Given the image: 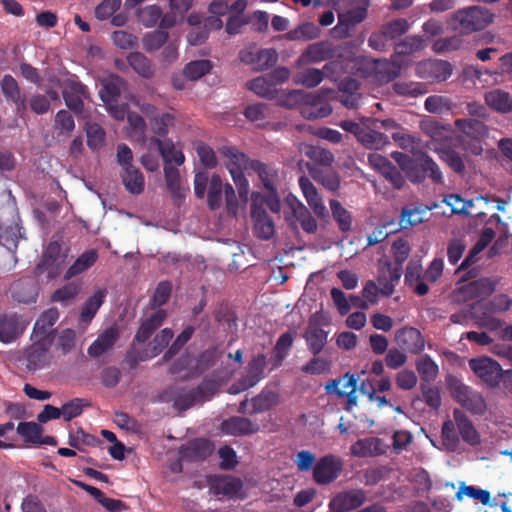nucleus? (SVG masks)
Instances as JSON below:
<instances>
[{
    "label": "nucleus",
    "instance_id": "24",
    "mask_svg": "<svg viewBox=\"0 0 512 512\" xmlns=\"http://www.w3.org/2000/svg\"><path fill=\"white\" fill-rule=\"evenodd\" d=\"M511 307L512 299L506 294H498L487 302H474L471 305V313L475 317L486 318L491 314L506 312Z\"/></svg>",
    "mask_w": 512,
    "mask_h": 512
},
{
    "label": "nucleus",
    "instance_id": "3",
    "mask_svg": "<svg viewBox=\"0 0 512 512\" xmlns=\"http://www.w3.org/2000/svg\"><path fill=\"white\" fill-rule=\"evenodd\" d=\"M127 81L122 77L112 74L101 80L99 96L104 102L109 114L116 120H124L128 104L119 103V98L127 89Z\"/></svg>",
    "mask_w": 512,
    "mask_h": 512
},
{
    "label": "nucleus",
    "instance_id": "60",
    "mask_svg": "<svg viewBox=\"0 0 512 512\" xmlns=\"http://www.w3.org/2000/svg\"><path fill=\"white\" fill-rule=\"evenodd\" d=\"M455 426V421H452L450 419L446 420L442 425V442L447 451L449 452L457 451L460 444V438L455 431Z\"/></svg>",
    "mask_w": 512,
    "mask_h": 512
},
{
    "label": "nucleus",
    "instance_id": "35",
    "mask_svg": "<svg viewBox=\"0 0 512 512\" xmlns=\"http://www.w3.org/2000/svg\"><path fill=\"white\" fill-rule=\"evenodd\" d=\"M120 177L125 189L132 195H140L145 189V178L136 166L121 170Z\"/></svg>",
    "mask_w": 512,
    "mask_h": 512
},
{
    "label": "nucleus",
    "instance_id": "8",
    "mask_svg": "<svg viewBox=\"0 0 512 512\" xmlns=\"http://www.w3.org/2000/svg\"><path fill=\"white\" fill-rule=\"evenodd\" d=\"M405 174L406 177L415 184L424 182L427 177L430 178L433 183H443V176L439 166L427 154H423L418 160H414Z\"/></svg>",
    "mask_w": 512,
    "mask_h": 512
},
{
    "label": "nucleus",
    "instance_id": "20",
    "mask_svg": "<svg viewBox=\"0 0 512 512\" xmlns=\"http://www.w3.org/2000/svg\"><path fill=\"white\" fill-rule=\"evenodd\" d=\"M337 55L336 47L329 41H319L308 45L298 63L307 65L330 60Z\"/></svg>",
    "mask_w": 512,
    "mask_h": 512
},
{
    "label": "nucleus",
    "instance_id": "63",
    "mask_svg": "<svg viewBox=\"0 0 512 512\" xmlns=\"http://www.w3.org/2000/svg\"><path fill=\"white\" fill-rule=\"evenodd\" d=\"M87 145L91 150H99L105 144L106 133L97 123H88L86 126Z\"/></svg>",
    "mask_w": 512,
    "mask_h": 512
},
{
    "label": "nucleus",
    "instance_id": "1",
    "mask_svg": "<svg viewBox=\"0 0 512 512\" xmlns=\"http://www.w3.org/2000/svg\"><path fill=\"white\" fill-rule=\"evenodd\" d=\"M166 317V311L159 309L141 323L129 349L125 354L124 361L128 365L129 369L134 370L140 362L152 359L149 349L147 347L139 349L138 345L144 344L152 334L162 326Z\"/></svg>",
    "mask_w": 512,
    "mask_h": 512
},
{
    "label": "nucleus",
    "instance_id": "25",
    "mask_svg": "<svg viewBox=\"0 0 512 512\" xmlns=\"http://www.w3.org/2000/svg\"><path fill=\"white\" fill-rule=\"evenodd\" d=\"M220 430L226 435L242 437L256 434L260 430V427L249 418L232 416L222 421Z\"/></svg>",
    "mask_w": 512,
    "mask_h": 512
},
{
    "label": "nucleus",
    "instance_id": "11",
    "mask_svg": "<svg viewBox=\"0 0 512 512\" xmlns=\"http://www.w3.org/2000/svg\"><path fill=\"white\" fill-rule=\"evenodd\" d=\"M368 75L380 84H387L400 76L402 65L393 55L390 59H374L367 62Z\"/></svg>",
    "mask_w": 512,
    "mask_h": 512
},
{
    "label": "nucleus",
    "instance_id": "31",
    "mask_svg": "<svg viewBox=\"0 0 512 512\" xmlns=\"http://www.w3.org/2000/svg\"><path fill=\"white\" fill-rule=\"evenodd\" d=\"M495 290V283L489 278H480L463 285L460 293L463 294L464 300H473L485 298L491 295Z\"/></svg>",
    "mask_w": 512,
    "mask_h": 512
},
{
    "label": "nucleus",
    "instance_id": "5",
    "mask_svg": "<svg viewBox=\"0 0 512 512\" xmlns=\"http://www.w3.org/2000/svg\"><path fill=\"white\" fill-rule=\"evenodd\" d=\"M492 22V14L478 6L460 9L453 15V28L461 35L482 30Z\"/></svg>",
    "mask_w": 512,
    "mask_h": 512
},
{
    "label": "nucleus",
    "instance_id": "56",
    "mask_svg": "<svg viewBox=\"0 0 512 512\" xmlns=\"http://www.w3.org/2000/svg\"><path fill=\"white\" fill-rule=\"evenodd\" d=\"M359 141L368 149L379 150L389 144V138L386 134L365 128Z\"/></svg>",
    "mask_w": 512,
    "mask_h": 512
},
{
    "label": "nucleus",
    "instance_id": "28",
    "mask_svg": "<svg viewBox=\"0 0 512 512\" xmlns=\"http://www.w3.org/2000/svg\"><path fill=\"white\" fill-rule=\"evenodd\" d=\"M85 95L86 86L74 80H69L62 92L66 106L76 114H81L84 110Z\"/></svg>",
    "mask_w": 512,
    "mask_h": 512
},
{
    "label": "nucleus",
    "instance_id": "12",
    "mask_svg": "<svg viewBox=\"0 0 512 512\" xmlns=\"http://www.w3.org/2000/svg\"><path fill=\"white\" fill-rule=\"evenodd\" d=\"M367 501V492L353 488L338 492L329 503L333 512H349L360 508Z\"/></svg>",
    "mask_w": 512,
    "mask_h": 512
},
{
    "label": "nucleus",
    "instance_id": "6",
    "mask_svg": "<svg viewBox=\"0 0 512 512\" xmlns=\"http://www.w3.org/2000/svg\"><path fill=\"white\" fill-rule=\"evenodd\" d=\"M470 369L490 387L498 386L501 379L512 381V370H502L500 364L489 357L472 358Z\"/></svg>",
    "mask_w": 512,
    "mask_h": 512
},
{
    "label": "nucleus",
    "instance_id": "64",
    "mask_svg": "<svg viewBox=\"0 0 512 512\" xmlns=\"http://www.w3.org/2000/svg\"><path fill=\"white\" fill-rule=\"evenodd\" d=\"M381 29L390 40H396L406 34L410 29L409 22L404 18L394 19L384 24Z\"/></svg>",
    "mask_w": 512,
    "mask_h": 512
},
{
    "label": "nucleus",
    "instance_id": "46",
    "mask_svg": "<svg viewBox=\"0 0 512 512\" xmlns=\"http://www.w3.org/2000/svg\"><path fill=\"white\" fill-rule=\"evenodd\" d=\"M305 156L309 158L313 164L309 167L329 168L334 161V155L327 149L319 146H307L305 148Z\"/></svg>",
    "mask_w": 512,
    "mask_h": 512
},
{
    "label": "nucleus",
    "instance_id": "55",
    "mask_svg": "<svg viewBox=\"0 0 512 512\" xmlns=\"http://www.w3.org/2000/svg\"><path fill=\"white\" fill-rule=\"evenodd\" d=\"M222 153L228 159L226 166L231 176L232 172L239 171L240 173H244L243 169L246 167L248 162V158L244 153L238 151L234 147H224L222 149Z\"/></svg>",
    "mask_w": 512,
    "mask_h": 512
},
{
    "label": "nucleus",
    "instance_id": "61",
    "mask_svg": "<svg viewBox=\"0 0 512 512\" xmlns=\"http://www.w3.org/2000/svg\"><path fill=\"white\" fill-rule=\"evenodd\" d=\"M81 290V284L77 282H69L63 287L54 291L51 296L53 302H60L63 305H68L73 301Z\"/></svg>",
    "mask_w": 512,
    "mask_h": 512
},
{
    "label": "nucleus",
    "instance_id": "22",
    "mask_svg": "<svg viewBox=\"0 0 512 512\" xmlns=\"http://www.w3.org/2000/svg\"><path fill=\"white\" fill-rule=\"evenodd\" d=\"M214 445L205 438H196L179 448V459L193 462L207 459L213 452Z\"/></svg>",
    "mask_w": 512,
    "mask_h": 512
},
{
    "label": "nucleus",
    "instance_id": "58",
    "mask_svg": "<svg viewBox=\"0 0 512 512\" xmlns=\"http://www.w3.org/2000/svg\"><path fill=\"white\" fill-rule=\"evenodd\" d=\"M425 110L432 114H442L451 111L455 104L446 96L431 95L426 98L424 103Z\"/></svg>",
    "mask_w": 512,
    "mask_h": 512
},
{
    "label": "nucleus",
    "instance_id": "47",
    "mask_svg": "<svg viewBox=\"0 0 512 512\" xmlns=\"http://www.w3.org/2000/svg\"><path fill=\"white\" fill-rule=\"evenodd\" d=\"M425 46L423 37L418 35L406 36L394 45V56H408L421 51Z\"/></svg>",
    "mask_w": 512,
    "mask_h": 512
},
{
    "label": "nucleus",
    "instance_id": "17",
    "mask_svg": "<svg viewBox=\"0 0 512 512\" xmlns=\"http://www.w3.org/2000/svg\"><path fill=\"white\" fill-rule=\"evenodd\" d=\"M402 276V267L393 266L391 261L385 260L379 263L377 283L379 284L380 293L384 297H390Z\"/></svg>",
    "mask_w": 512,
    "mask_h": 512
},
{
    "label": "nucleus",
    "instance_id": "7",
    "mask_svg": "<svg viewBox=\"0 0 512 512\" xmlns=\"http://www.w3.org/2000/svg\"><path fill=\"white\" fill-rule=\"evenodd\" d=\"M343 465L340 456L327 454L320 457L313 467V481L318 485L331 484L342 473Z\"/></svg>",
    "mask_w": 512,
    "mask_h": 512
},
{
    "label": "nucleus",
    "instance_id": "54",
    "mask_svg": "<svg viewBox=\"0 0 512 512\" xmlns=\"http://www.w3.org/2000/svg\"><path fill=\"white\" fill-rule=\"evenodd\" d=\"M250 167L258 174L267 190H275L274 181L277 176V172L273 167L259 160H252Z\"/></svg>",
    "mask_w": 512,
    "mask_h": 512
},
{
    "label": "nucleus",
    "instance_id": "18",
    "mask_svg": "<svg viewBox=\"0 0 512 512\" xmlns=\"http://www.w3.org/2000/svg\"><path fill=\"white\" fill-rule=\"evenodd\" d=\"M251 218L254 223L255 235L263 240L271 239L275 234L273 219L268 215L265 208L259 205L258 199H252Z\"/></svg>",
    "mask_w": 512,
    "mask_h": 512
},
{
    "label": "nucleus",
    "instance_id": "32",
    "mask_svg": "<svg viewBox=\"0 0 512 512\" xmlns=\"http://www.w3.org/2000/svg\"><path fill=\"white\" fill-rule=\"evenodd\" d=\"M299 186L313 212L318 217H324L326 215V207L323 204L322 198L318 194L316 187L313 185L310 179L306 176H301L299 178Z\"/></svg>",
    "mask_w": 512,
    "mask_h": 512
},
{
    "label": "nucleus",
    "instance_id": "10",
    "mask_svg": "<svg viewBox=\"0 0 512 512\" xmlns=\"http://www.w3.org/2000/svg\"><path fill=\"white\" fill-rule=\"evenodd\" d=\"M451 63L440 59H427L416 65V75L431 83L446 81L452 75Z\"/></svg>",
    "mask_w": 512,
    "mask_h": 512
},
{
    "label": "nucleus",
    "instance_id": "39",
    "mask_svg": "<svg viewBox=\"0 0 512 512\" xmlns=\"http://www.w3.org/2000/svg\"><path fill=\"white\" fill-rule=\"evenodd\" d=\"M247 87L258 96L268 100H274L278 97L279 90L267 75L250 80Z\"/></svg>",
    "mask_w": 512,
    "mask_h": 512
},
{
    "label": "nucleus",
    "instance_id": "52",
    "mask_svg": "<svg viewBox=\"0 0 512 512\" xmlns=\"http://www.w3.org/2000/svg\"><path fill=\"white\" fill-rule=\"evenodd\" d=\"M486 104L499 112H509L512 110V103L509 94L501 90H493L485 95Z\"/></svg>",
    "mask_w": 512,
    "mask_h": 512
},
{
    "label": "nucleus",
    "instance_id": "38",
    "mask_svg": "<svg viewBox=\"0 0 512 512\" xmlns=\"http://www.w3.org/2000/svg\"><path fill=\"white\" fill-rule=\"evenodd\" d=\"M332 66L333 63H326L322 70L318 68H307L296 74L294 82L307 88H314L323 81L325 72L330 71Z\"/></svg>",
    "mask_w": 512,
    "mask_h": 512
},
{
    "label": "nucleus",
    "instance_id": "53",
    "mask_svg": "<svg viewBox=\"0 0 512 512\" xmlns=\"http://www.w3.org/2000/svg\"><path fill=\"white\" fill-rule=\"evenodd\" d=\"M329 204L333 219L338 224L339 229L342 232L350 231L352 226L351 213L338 200L332 199Z\"/></svg>",
    "mask_w": 512,
    "mask_h": 512
},
{
    "label": "nucleus",
    "instance_id": "41",
    "mask_svg": "<svg viewBox=\"0 0 512 512\" xmlns=\"http://www.w3.org/2000/svg\"><path fill=\"white\" fill-rule=\"evenodd\" d=\"M312 178L330 191H337L340 187L339 175L329 168L309 167Z\"/></svg>",
    "mask_w": 512,
    "mask_h": 512
},
{
    "label": "nucleus",
    "instance_id": "50",
    "mask_svg": "<svg viewBox=\"0 0 512 512\" xmlns=\"http://www.w3.org/2000/svg\"><path fill=\"white\" fill-rule=\"evenodd\" d=\"M58 136L68 138L75 129V121L72 114L67 110H59L54 119L53 125Z\"/></svg>",
    "mask_w": 512,
    "mask_h": 512
},
{
    "label": "nucleus",
    "instance_id": "62",
    "mask_svg": "<svg viewBox=\"0 0 512 512\" xmlns=\"http://www.w3.org/2000/svg\"><path fill=\"white\" fill-rule=\"evenodd\" d=\"M293 213L302 229L309 234L315 233L317 230V222L311 212L301 203L293 208Z\"/></svg>",
    "mask_w": 512,
    "mask_h": 512
},
{
    "label": "nucleus",
    "instance_id": "43",
    "mask_svg": "<svg viewBox=\"0 0 512 512\" xmlns=\"http://www.w3.org/2000/svg\"><path fill=\"white\" fill-rule=\"evenodd\" d=\"M129 66L142 78L151 79L155 74V68L143 53L131 52L127 56Z\"/></svg>",
    "mask_w": 512,
    "mask_h": 512
},
{
    "label": "nucleus",
    "instance_id": "36",
    "mask_svg": "<svg viewBox=\"0 0 512 512\" xmlns=\"http://www.w3.org/2000/svg\"><path fill=\"white\" fill-rule=\"evenodd\" d=\"M149 145L157 146L166 165H170L172 162L176 165H182L184 163L185 157L183 152L176 150L172 141H162L159 138L151 137L149 139Z\"/></svg>",
    "mask_w": 512,
    "mask_h": 512
},
{
    "label": "nucleus",
    "instance_id": "2",
    "mask_svg": "<svg viewBox=\"0 0 512 512\" xmlns=\"http://www.w3.org/2000/svg\"><path fill=\"white\" fill-rule=\"evenodd\" d=\"M281 104L288 108L301 107V115L306 119H318L329 116L332 108L323 103V95L320 92L306 93L302 90H292L284 95Z\"/></svg>",
    "mask_w": 512,
    "mask_h": 512
},
{
    "label": "nucleus",
    "instance_id": "9",
    "mask_svg": "<svg viewBox=\"0 0 512 512\" xmlns=\"http://www.w3.org/2000/svg\"><path fill=\"white\" fill-rule=\"evenodd\" d=\"M210 491L215 496H223L228 499H244L246 493L244 491L243 481L231 475H216L209 479Z\"/></svg>",
    "mask_w": 512,
    "mask_h": 512
},
{
    "label": "nucleus",
    "instance_id": "51",
    "mask_svg": "<svg viewBox=\"0 0 512 512\" xmlns=\"http://www.w3.org/2000/svg\"><path fill=\"white\" fill-rule=\"evenodd\" d=\"M319 34V28L315 24L307 22L287 32L284 38L290 41H308L318 38Z\"/></svg>",
    "mask_w": 512,
    "mask_h": 512
},
{
    "label": "nucleus",
    "instance_id": "37",
    "mask_svg": "<svg viewBox=\"0 0 512 512\" xmlns=\"http://www.w3.org/2000/svg\"><path fill=\"white\" fill-rule=\"evenodd\" d=\"M98 259V253L95 249H89L83 252L64 274L65 280H70L91 268Z\"/></svg>",
    "mask_w": 512,
    "mask_h": 512
},
{
    "label": "nucleus",
    "instance_id": "16",
    "mask_svg": "<svg viewBox=\"0 0 512 512\" xmlns=\"http://www.w3.org/2000/svg\"><path fill=\"white\" fill-rule=\"evenodd\" d=\"M453 396L463 408L474 415H483L486 412L487 405L482 395L464 384H459L454 388Z\"/></svg>",
    "mask_w": 512,
    "mask_h": 512
},
{
    "label": "nucleus",
    "instance_id": "40",
    "mask_svg": "<svg viewBox=\"0 0 512 512\" xmlns=\"http://www.w3.org/2000/svg\"><path fill=\"white\" fill-rule=\"evenodd\" d=\"M455 127L463 134H465L467 137H470L477 141H480L487 135L486 125L482 121L477 119H457L455 121Z\"/></svg>",
    "mask_w": 512,
    "mask_h": 512
},
{
    "label": "nucleus",
    "instance_id": "15",
    "mask_svg": "<svg viewBox=\"0 0 512 512\" xmlns=\"http://www.w3.org/2000/svg\"><path fill=\"white\" fill-rule=\"evenodd\" d=\"M58 319L59 312L56 308H50L44 311L34 324L31 333V339H38L45 342L47 341L52 345L56 336L54 325Z\"/></svg>",
    "mask_w": 512,
    "mask_h": 512
},
{
    "label": "nucleus",
    "instance_id": "49",
    "mask_svg": "<svg viewBox=\"0 0 512 512\" xmlns=\"http://www.w3.org/2000/svg\"><path fill=\"white\" fill-rule=\"evenodd\" d=\"M394 92L399 96L416 98L428 92L427 85L422 82L399 81L393 84Z\"/></svg>",
    "mask_w": 512,
    "mask_h": 512
},
{
    "label": "nucleus",
    "instance_id": "19",
    "mask_svg": "<svg viewBox=\"0 0 512 512\" xmlns=\"http://www.w3.org/2000/svg\"><path fill=\"white\" fill-rule=\"evenodd\" d=\"M27 323L17 313L0 315V342L4 344L16 341L25 331Z\"/></svg>",
    "mask_w": 512,
    "mask_h": 512
},
{
    "label": "nucleus",
    "instance_id": "29",
    "mask_svg": "<svg viewBox=\"0 0 512 512\" xmlns=\"http://www.w3.org/2000/svg\"><path fill=\"white\" fill-rule=\"evenodd\" d=\"M106 294L105 289H97L92 296L86 299L79 316V327L81 329L85 330L90 325L98 310L103 305Z\"/></svg>",
    "mask_w": 512,
    "mask_h": 512
},
{
    "label": "nucleus",
    "instance_id": "45",
    "mask_svg": "<svg viewBox=\"0 0 512 512\" xmlns=\"http://www.w3.org/2000/svg\"><path fill=\"white\" fill-rule=\"evenodd\" d=\"M164 177L167 188L172 194L173 198L175 200L184 199L188 189L182 187L179 170L171 165H165Z\"/></svg>",
    "mask_w": 512,
    "mask_h": 512
},
{
    "label": "nucleus",
    "instance_id": "57",
    "mask_svg": "<svg viewBox=\"0 0 512 512\" xmlns=\"http://www.w3.org/2000/svg\"><path fill=\"white\" fill-rule=\"evenodd\" d=\"M169 38L167 31L156 29L143 36L142 43L145 51L153 53L163 47Z\"/></svg>",
    "mask_w": 512,
    "mask_h": 512
},
{
    "label": "nucleus",
    "instance_id": "23",
    "mask_svg": "<svg viewBox=\"0 0 512 512\" xmlns=\"http://www.w3.org/2000/svg\"><path fill=\"white\" fill-rule=\"evenodd\" d=\"M395 341L399 347L411 354H420L425 348V340L421 332L410 326L397 330Z\"/></svg>",
    "mask_w": 512,
    "mask_h": 512
},
{
    "label": "nucleus",
    "instance_id": "21",
    "mask_svg": "<svg viewBox=\"0 0 512 512\" xmlns=\"http://www.w3.org/2000/svg\"><path fill=\"white\" fill-rule=\"evenodd\" d=\"M161 402H173V407L179 412H183L191 408L198 401L194 389L185 391L179 387H168L159 394Z\"/></svg>",
    "mask_w": 512,
    "mask_h": 512
},
{
    "label": "nucleus",
    "instance_id": "33",
    "mask_svg": "<svg viewBox=\"0 0 512 512\" xmlns=\"http://www.w3.org/2000/svg\"><path fill=\"white\" fill-rule=\"evenodd\" d=\"M266 367V356L258 354L248 363L247 373L241 379L242 389H249L255 386L264 376Z\"/></svg>",
    "mask_w": 512,
    "mask_h": 512
},
{
    "label": "nucleus",
    "instance_id": "42",
    "mask_svg": "<svg viewBox=\"0 0 512 512\" xmlns=\"http://www.w3.org/2000/svg\"><path fill=\"white\" fill-rule=\"evenodd\" d=\"M279 402V396L271 390H262L257 396L251 399L249 415L269 411Z\"/></svg>",
    "mask_w": 512,
    "mask_h": 512
},
{
    "label": "nucleus",
    "instance_id": "26",
    "mask_svg": "<svg viewBox=\"0 0 512 512\" xmlns=\"http://www.w3.org/2000/svg\"><path fill=\"white\" fill-rule=\"evenodd\" d=\"M120 333L116 326L106 328L92 342L87 349V354L91 358H98L112 350L116 342L119 340Z\"/></svg>",
    "mask_w": 512,
    "mask_h": 512
},
{
    "label": "nucleus",
    "instance_id": "27",
    "mask_svg": "<svg viewBox=\"0 0 512 512\" xmlns=\"http://www.w3.org/2000/svg\"><path fill=\"white\" fill-rule=\"evenodd\" d=\"M453 418L461 439L468 445L475 447L481 444V436L472 421L460 409L453 410Z\"/></svg>",
    "mask_w": 512,
    "mask_h": 512
},
{
    "label": "nucleus",
    "instance_id": "13",
    "mask_svg": "<svg viewBox=\"0 0 512 512\" xmlns=\"http://www.w3.org/2000/svg\"><path fill=\"white\" fill-rule=\"evenodd\" d=\"M32 344L23 352V359L26 362L28 371H36L44 368L50 362L49 350L51 343L38 339H31Z\"/></svg>",
    "mask_w": 512,
    "mask_h": 512
},
{
    "label": "nucleus",
    "instance_id": "59",
    "mask_svg": "<svg viewBox=\"0 0 512 512\" xmlns=\"http://www.w3.org/2000/svg\"><path fill=\"white\" fill-rule=\"evenodd\" d=\"M212 68L213 64L210 60L191 61L185 65L183 74L187 79L195 81L208 74Z\"/></svg>",
    "mask_w": 512,
    "mask_h": 512
},
{
    "label": "nucleus",
    "instance_id": "14",
    "mask_svg": "<svg viewBox=\"0 0 512 512\" xmlns=\"http://www.w3.org/2000/svg\"><path fill=\"white\" fill-rule=\"evenodd\" d=\"M239 59L253 66L256 71H264L273 67L278 61V53L274 48H262L257 51L241 50Z\"/></svg>",
    "mask_w": 512,
    "mask_h": 512
},
{
    "label": "nucleus",
    "instance_id": "34",
    "mask_svg": "<svg viewBox=\"0 0 512 512\" xmlns=\"http://www.w3.org/2000/svg\"><path fill=\"white\" fill-rule=\"evenodd\" d=\"M431 210L428 206L421 204H411L402 208L399 225L402 229L413 227L424 222L426 215Z\"/></svg>",
    "mask_w": 512,
    "mask_h": 512
},
{
    "label": "nucleus",
    "instance_id": "48",
    "mask_svg": "<svg viewBox=\"0 0 512 512\" xmlns=\"http://www.w3.org/2000/svg\"><path fill=\"white\" fill-rule=\"evenodd\" d=\"M416 370L420 375L422 383H430L435 380L438 373L439 368L438 365L434 362V360L428 355L424 354L416 360Z\"/></svg>",
    "mask_w": 512,
    "mask_h": 512
},
{
    "label": "nucleus",
    "instance_id": "44",
    "mask_svg": "<svg viewBox=\"0 0 512 512\" xmlns=\"http://www.w3.org/2000/svg\"><path fill=\"white\" fill-rule=\"evenodd\" d=\"M62 251V245L59 241L53 240L43 251L40 262L36 266L39 273L49 271L55 267L56 261L59 259Z\"/></svg>",
    "mask_w": 512,
    "mask_h": 512
},
{
    "label": "nucleus",
    "instance_id": "30",
    "mask_svg": "<svg viewBox=\"0 0 512 512\" xmlns=\"http://www.w3.org/2000/svg\"><path fill=\"white\" fill-rule=\"evenodd\" d=\"M303 337L306 341L308 350L314 356L320 354L328 342V332L322 329L312 319H310Z\"/></svg>",
    "mask_w": 512,
    "mask_h": 512
},
{
    "label": "nucleus",
    "instance_id": "4",
    "mask_svg": "<svg viewBox=\"0 0 512 512\" xmlns=\"http://www.w3.org/2000/svg\"><path fill=\"white\" fill-rule=\"evenodd\" d=\"M369 5V0H355L350 8L338 12V23L331 29L332 37L335 39L351 37L356 26L366 19Z\"/></svg>",
    "mask_w": 512,
    "mask_h": 512
}]
</instances>
